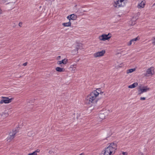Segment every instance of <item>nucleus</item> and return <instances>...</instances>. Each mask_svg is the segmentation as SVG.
Segmentation results:
<instances>
[{"label":"nucleus","instance_id":"nucleus-8","mask_svg":"<svg viewBox=\"0 0 155 155\" xmlns=\"http://www.w3.org/2000/svg\"><path fill=\"white\" fill-rule=\"evenodd\" d=\"M107 112L104 111H102L100 112L99 114V118L102 120L105 119L106 117L107 116Z\"/></svg>","mask_w":155,"mask_h":155},{"label":"nucleus","instance_id":"nucleus-30","mask_svg":"<svg viewBox=\"0 0 155 155\" xmlns=\"http://www.w3.org/2000/svg\"><path fill=\"white\" fill-rule=\"evenodd\" d=\"M100 89H97V90H96L98 92H99V91H100ZM103 92H101L100 93H99V94H100L101 95L102 94H103Z\"/></svg>","mask_w":155,"mask_h":155},{"label":"nucleus","instance_id":"nucleus-32","mask_svg":"<svg viewBox=\"0 0 155 155\" xmlns=\"http://www.w3.org/2000/svg\"><path fill=\"white\" fill-rule=\"evenodd\" d=\"M40 151V150L39 149H38L36 150L34 152H35V153H37L39 152Z\"/></svg>","mask_w":155,"mask_h":155},{"label":"nucleus","instance_id":"nucleus-31","mask_svg":"<svg viewBox=\"0 0 155 155\" xmlns=\"http://www.w3.org/2000/svg\"><path fill=\"white\" fill-rule=\"evenodd\" d=\"M80 47V44L79 43H77V44L76 45V48L78 47L79 48V47Z\"/></svg>","mask_w":155,"mask_h":155},{"label":"nucleus","instance_id":"nucleus-23","mask_svg":"<svg viewBox=\"0 0 155 155\" xmlns=\"http://www.w3.org/2000/svg\"><path fill=\"white\" fill-rule=\"evenodd\" d=\"M142 91L140 89V87L139 88V89H138V95H140L141 94H142V93H143V92H142Z\"/></svg>","mask_w":155,"mask_h":155},{"label":"nucleus","instance_id":"nucleus-15","mask_svg":"<svg viewBox=\"0 0 155 155\" xmlns=\"http://www.w3.org/2000/svg\"><path fill=\"white\" fill-rule=\"evenodd\" d=\"M145 1L144 0L142 1L141 3L139 4L138 5L139 8H143L144 7Z\"/></svg>","mask_w":155,"mask_h":155},{"label":"nucleus","instance_id":"nucleus-7","mask_svg":"<svg viewBox=\"0 0 155 155\" xmlns=\"http://www.w3.org/2000/svg\"><path fill=\"white\" fill-rule=\"evenodd\" d=\"M105 52V50H103L101 51H98L95 53L94 54V58H97L98 57L102 56L104 55Z\"/></svg>","mask_w":155,"mask_h":155},{"label":"nucleus","instance_id":"nucleus-29","mask_svg":"<svg viewBox=\"0 0 155 155\" xmlns=\"http://www.w3.org/2000/svg\"><path fill=\"white\" fill-rule=\"evenodd\" d=\"M37 153H35V152H34L32 153H29L28 155H37Z\"/></svg>","mask_w":155,"mask_h":155},{"label":"nucleus","instance_id":"nucleus-10","mask_svg":"<svg viewBox=\"0 0 155 155\" xmlns=\"http://www.w3.org/2000/svg\"><path fill=\"white\" fill-rule=\"evenodd\" d=\"M68 62V59L66 58L62 60L61 61H58L57 62V64H60L61 67H63V65L67 64Z\"/></svg>","mask_w":155,"mask_h":155},{"label":"nucleus","instance_id":"nucleus-6","mask_svg":"<svg viewBox=\"0 0 155 155\" xmlns=\"http://www.w3.org/2000/svg\"><path fill=\"white\" fill-rule=\"evenodd\" d=\"M154 74V71L153 68L151 67L148 69L146 73L144 74L145 76H149L150 75H153Z\"/></svg>","mask_w":155,"mask_h":155},{"label":"nucleus","instance_id":"nucleus-40","mask_svg":"<svg viewBox=\"0 0 155 155\" xmlns=\"http://www.w3.org/2000/svg\"><path fill=\"white\" fill-rule=\"evenodd\" d=\"M72 66H73V67H74V68H75L76 67V64H74V65H71Z\"/></svg>","mask_w":155,"mask_h":155},{"label":"nucleus","instance_id":"nucleus-27","mask_svg":"<svg viewBox=\"0 0 155 155\" xmlns=\"http://www.w3.org/2000/svg\"><path fill=\"white\" fill-rule=\"evenodd\" d=\"M127 0H126V1ZM124 1H125V0H116V2H119L120 3H123V4H124Z\"/></svg>","mask_w":155,"mask_h":155},{"label":"nucleus","instance_id":"nucleus-22","mask_svg":"<svg viewBox=\"0 0 155 155\" xmlns=\"http://www.w3.org/2000/svg\"><path fill=\"white\" fill-rule=\"evenodd\" d=\"M8 113L3 112L2 113V116H3L4 117H5L7 116H8Z\"/></svg>","mask_w":155,"mask_h":155},{"label":"nucleus","instance_id":"nucleus-20","mask_svg":"<svg viewBox=\"0 0 155 155\" xmlns=\"http://www.w3.org/2000/svg\"><path fill=\"white\" fill-rule=\"evenodd\" d=\"M79 49V48L78 47H76V48L74 50L72 51V53L74 55L76 54H77L78 53V51Z\"/></svg>","mask_w":155,"mask_h":155},{"label":"nucleus","instance_id":"nucleus-34","mask_svg":"<svg viewBox=\"0 0 155 155\" xmlns=\"http://www.w3.org/2000/svg\"><path fill=\"white\" fill-rule=\"evenodd\" d=\"M146 99V98L145 97H141L140 98V100H145Z\"/></svg>","mask_w":155,"mask_h":155},{"label":"nucleus","instance_id":"nucleus-16","mask_svg":"<svg viewBox=\"0 0 155 155\" xmlns=\"http://www.w3.org/2000/svg\"><path fill=\"white\" fill-rule=\"evenodd\" d=\"M56 70L58 72H64L65 71V69L60 67H57L55 68Z\"/></svg>","mask_w":155,"mask_h":155},{"label":"nucleus","instance_id":"nucleus-35","mask_svg":"<svg viewBox=\"0 0 155 155\" xmlns=\"http://www.w3.org/2000/svg\"><path fill=\"white\" fill-rule=\"evenodd\" d=\"M22 22H19L18 24L19 26L20 27H21L22 25Z\"/></svg>","mask_w":155,"mask_h":155},{"label":"nucleus","instance_id":"nucleus-24","mask_svg":"<svg viewBox=\"0 0 155 155\" xmlns=\"http://www.w3.org/2000/svg\"><path fill=\"white\" fill-rule=\"evenodd\" d=\"M123 64L121 63L119 65L116 66L115 68H116L117 69L120 68H121L123 66Z\"/></svg>","mask_w":155,"mask_h":155},{"label":"nucleus","instance_id":"nucleus-25","mask_svg":"<svg viewBox=\"0 0 155 155\" xmlns=\"http://www.w3.org/2000/svg\"><path fill=\"white\" fill-rule=\"evenodd\" d=\"M138 38V37H137L131 40V42L132 41H133L134 42V41H137V40H138L139 39Z\"/></svg>","mask_w":155,"mask_h":155},{"label":"nucleus","instance_id":"nucleus-38","mask_svg":"<svg viewBox=\"0 0 155 155\" xmlns=\"http://www.w3.org/2000/svg\"><path fill=\"white\" fill-rule=\"evenodd\" d=\"M61 56H58V57H57V59L58 60H60V58H61Z\"/></svg>","mask_w":155,"mask_h":155},{"label":"nucleus","instance_id":"nucleus-19","mask_svg":"<svg viewBox=\"0 0 155 155\" xmlns=\"http://www.w3.org/2000/svg\"><path fill=\"white\" fill-rule=\"evenodd\" d=\"M71 22L69 21V22L63 23L62 25L64 27H69L71 26Z\"/></svg>","mask_w":155,"mask_h":155},{"label":"nucleus","instance_id":"nucleus-37","mask_svg":"<svg viewBox=\"0 0 155 155\" xmlns=\"http://www.w3.org/2000/svg\"><path fill=\"white\" fill-rule=\"evenodd\" d=\"M154 39V41L153 42H152V43L154 45H155V37L153 38Z\"/></svg>","mask_w":155,"mask_h":155},{"label":"nucleus","instance_id":"nucleus-2","mask_svg":"<svg viewBox=\"0 0 155 155\" xmlns=\"http://www.w3.org/2000/svg\"><path fill=\"white\" fill-rule=\"evenodd\" d=\"M99 94L98 92L96 91H94L88 95L86 99L85 102L87 104H92V105L95 104L97 97Z\"/></svg>","mask_w":155,"mask_h":155},{"label":"nucleus","instance_id":"nucleus-1","mask_svg":"<svg viewBox=\"0 0 155 155\" xmlns=\"http://www.w3.org/2000/svg\"><path fill=\"white\" fill-rule=\"evenodd\" d=\"M117 149L116 143H112L103 152H104L103 155H113L115 153Z\"/></svg>","mask_w":155,"mask_h":155},{"label":"nucleus","instance_id":"nucleus-28","mask_svg":"<svg viewBox=\"0 0 155 155\" xmlns=\"http://www.w3.org/2000/svg\"><path fill=\"white\" fill-rule=\"evenodd\" d=\"M132 43H133L134 44L135 43V42H134L133 41H132L131 42L130 40L129 42L127 44V45L128 46H130L132 45Z\"/></svg>","mask_w":155,"mask_h":155},{"label":"nucleus","instance_id":"nucleus-4","mask_svg":"<svg viewBox=\"0 0 155 155\" xmlns=\"http://www.w3.org/2000/svg\"><path fill=\"white\" fill-rule=\"evenodd\" d=\"M104 101L103 99H98V100L96 99L95 102V104L92 105L91 106V109H93L94 108L95 106H99L101 105L104 102Z\"/></svg>","mask_w":155,"mask_h":155},{"label":"nucleus","instance_id":"nucleus-36","mask_svg":"<svg viewBox=\"0 0 155 155\" xmlns=\"http://www.w3.org/2000/svg\"><path fill=\"white\" fill-rule=\"evenodd\" d=\"M27 62H25L23 64V65L25 66L27 65Z\"/></svg>","mask_w":155,"mask_h":155},{"label":"nucleus","instance_id":"nucleus-18","mask_svg":"<svg viewBox=\"0 0 155 155\" xmlns=\"http://www.w3.org/2000/svg\"><path fill=\"white\" fill-rule=\"evenodd\" d=\"M140 89L141 90L142 92L143 93L146 92L147 91L149 90L150 88L149 87H144L143 88H141L140 87Z\"/></svg>","mask_w":155,"mask_h":155},{"label":"nucleus","instance_id":"nucleus-43","mask_svg":"<svg viewBox=\"0 0 155 155\" xmlns=\"http://www.w3.org/2000/svg\"><path fill=\"white\" fill-rule=\"evenodd\" d=\"M155 5V3H154V4H153V6H154V5Z\"/></svg>","mask_w":155,"mask_h":155},{"label":"nucleus","instance_id":"nucleus-9","mask_svg":"<svg viewBox=\"0 0 155 155\" xmlns=\"http://www.w3.org/2000/svg\"><path fill=\"white\" fill-rule=\"evenodd\" d=\"M17 133V130H13L12 133H10V137L9 138H8L7 140L10 142L11 140L13 139L15 135Z\"/></svg>","mask_w":155,"mask_h":155},{"label":"nucleus","instance_id":"nucleus-41","mask_svg":"<svg viewBox=\"0 0 155 155\" xmlns=\"http://www.w3.org/2000/svg\"><path fill=\"white\" fill-rule=\"evenodd\" d=\"M2 10L0 9V15L2 14Z\"/></svg>","mask_w":155,"mask_h":155},{"label":"nucleus","instance_id":"nucleus-11","mask_svg":"<svg viewBox=\"0 0 155 155\" xmlns=\"http://www.w3.org/2000/svg\"><path fill=\"white\" fill-rule=\"evenodd\" d=\"M67 18L69 21H70V20H75L77 18V15H74V14H72L68 16L67 17Z\"/></svg>","mask_w":155,"mask_h":155},{"label":"nucleus","instance_id":"nucleus-12","mask_svg":"<svg viewBox=\"0 0 155 155\" xmlns=\"http://www.w3.org/2000/svg\"><path fill=\"white\" fill-rule=\"evenodd\" d=\"M124 4H123L122 3H120L119 2H116V0H115L114 1V5L115 7L116 8H119L120 7H122L124 6Z\"/></svg>","mask_w":155,"mask_h":155},{"label":"nucleus","instance_id":"nucleus-13","mask_svg":"<svg viewBox=\"0 0 155 155\" xmlns=\"http://www.w3.org/2000/svg\"><path fill=\"white\" fill-rule=\"evenodd\" d=\"M35 101V99H31L27 101L28 103V106H29L30 105V104H31V106L30 107V110L32 109L33 107V103Z\"/></svg>","mask_w":155,"mask_h":155},{"label":"nucleus","instance_id":"nucleus-5","mask_svg":"<svg viewBox=\"0 0 155 155\" xmlns=\"http://www.w3.org/2000/svg\"><path fill=\"white\" fill-rule=\"evenodd\" d=\"M2 98L5 99L2 100L0 101V103L1 104L5 103V104L8 103L12 102L13 100V98H9L8 97H2Z\"/></svg>","mask_w":155,"mask_h":155},{"label":"nucleus","instance_id":"nucleus-3","mask_svg":"<svg viewBox=\"0 0 155 155\" xmlns=\"http://www.w3.org/2000/svg\"><path fill=\"white\" fill-rule=\"evenodd\" d=\"M111 37V34L108 33L107 35L103 34L102 35L99 36L98 39L100 41H105L106 40H108Z\"/></svg>","mask_w":155,"mask_h":155},{"label":"nucleus","instance_id":"nucleus-17","mask_svg":"<svg viewBox=\"0 0 155 155\" xmlns=\"http://www.w3.org/2000/svg\"><path fill=\"white\" fill-rule=\"evenodd\" d=\"M138 85V83L137 82H135L133 84L128 86L129 88H132L136 87Z\"/></svg>","mask_w":155,"mask_h":155},{"label":"nucleus","instance_id":"nucleus-42","mask_svg":"<svg viewBox=\"0 0 155 155\" xmlns=\"http://www.w3.org/2000/svg\"><path fill=\"white\" fill-rule=\"evenodd\" d=\"M79 155H84V153H82L80 154Z\"/></svg>","mask_w":155,"mask_h":155},{"label":"nucleus","instance_id":"nucleus-39","mask_svg":"<svg viewBox=\"0 0 155 155\" xmlns=\"http://www.w3.org/2000/svg\"><path fill=\"white\" fill-rule=\"evenodd\" d=\"M123 154L124 155H127V153H125V152H123Z\"/></svg>","mask_w":155,"mask_h":155},{"label":"nucleus","instance_id":"nucleus-21","mask_svg":"<svg viewBox=\"0 0 155 155\" xmlns=\"http://www.w3.org/2000/svg\"><path fill=\"white\" fill-rule=\"evenodd\" d=\"M135 70L136 69L135 68L130 69L127 70L126 72L127 74H128L133 72L135 71Z\"/></svg>","mask_w":155,"mask_h":155},{"label":"nucleus","instance_id":"nucleus-14","mask_svg":"<svg viewBox=\"0 0 155 155\" xmlns=\"http://www.w3.org/2000/svg\"><path fill=\"white\" fill-rule=\"evenodd\" d=\"M14 3H10L8 4L7 7L9 10H11L14 8Z\"/></svg>","mask_w":155,"mask_h":155},{"label":"nucleus","instance_id":"nucleus-26","mask_svg":"<svg viewBox=\"0 0 155 155\" xmlns=\"http://www.w3.org/2000/svg\"><path fill=\"white\" fill-rule=\"evenodd\" d=\"M138 38V37H137L131 40V42L132 41H133L134 42V41H137V40H138L139 39Z\"/></svg>","mask_w":155,"mask_h":155},{"label":"nucleus","instance_id":"nucleus-33","mask_svg":"<svg viewBox=\"0 0 155 155\" xmlns=\"http://www.w3.org/2000/svg\"><path fill=\"white\" fill-rule=\"evenodd\" d=\"M48 153L49 154H52V153H54V152L52 150H49V151Z\"/></svg>","mask_w":155,"mask_h":155}]
</instances>
